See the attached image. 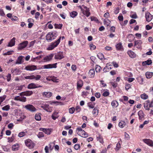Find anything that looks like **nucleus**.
<instances>
[{
	"label": "nucleus",
	"mask_w": 153,
	"mask_h": 153,
	"mask_svg": "<svg viewBox=\"0 0 153 153\" xmlns=\"http://www.w3.org/2000/svg\"><path fill=\"white\" fill-rule=\"evenodd\" d=\"M64 58L62 52H59L55 54L54 59H61Z\"/></svg>",
	"instance_id": "nucleus-7"
},
{
	"label": "nucleus",
	"mask_w": 153,
	"mask_h": 153,
	"mask_svg": "<svg viewBox=\"0 0 153 153\" xmlns=\"http://www.w3.org/2000/svg\"><path fill=\"white\" fill-rule=\"evenodd\" d=\"M58 113L56 112H54L52 115L51 117L53 120H55L58 117L57 114Z\"/></svg>",
	"instance_id": "nucleus-33"
},
{
	"label": "nucleus",
	"mask_w": 153,
	"mask_h": 153,
	"mask_svg": "<svg viewBox=\"0 0 153 153\" xmlns=\"http://www.w3.org/2000/svg\"><path fill=\"white\" fill-rule=\"evenodd\" d=\"M27 133V132L24 131L21 132L19 133L18 134V136L20 137H22L25 136L26 134Z\"/></svg>",
	"instance_id": "nucleus-41"
},
{
	"label": "nucleus",
	"mask_w": 153,
	"mask_h": 153,
	"mask_svg": "<svg viewBox=\"0 0 153 153\" xmlns=\"http://www.w3.org/2000/svg\"><path fill=\"white\" fill-rule=\"evenodd\" d=\"M153 75V73L152 72H147L146 73L145 75L147 78H151Z\"/></svg>",
	"instance_id": "nucleus-27"
},
{
	"label": "nucleus",
	"mask_w": 153,
	"mask_h": 153,
	"mask_svg": "<svg viewBox=\"0 0 153 153\" xmlns=\"http://www.w3.org/2000/svg\"><path fill=\"white\" fill-rule=\"evenodd\" d=\"M109 94V93L107 91H105L103 94L102 95L104 97H106L108 96Z\"/></svg>",
	"instance_id": "nucleus-57"
},
{
	"label": "nucleus",
	"mask_w": 153,
	"mask_h": 153,
	"mask_svg": "<svg viewBox=\"0 0 153 153\" xmlns=\"http://www.w3.org/2000/svg\"><path fill=\"white\" fill-rule=\"evenodd\" d=\"M145 17L146 21L148 22H150L152 19V16L149 12H147L146 13Z\"/></svg>",
	"instance_id": "nucleus-19"
},
{
	"label": "nucleus",
	"mask_w": 153,
	"mask_h": 153,
	"mask_svg": "<svg viewBox=\"0 0 153 153\" xmlns=\"http://www.w3.org/2000/svg\"><path fill=\"white\" fill-rule=\"evenodd\" d=\"M112 64L113 65L114 67L117 68L118 67V65L115 62H112Z\"/></svg>",
	"instance_id": "nucleus-64"
},
{
	"label": "nucleus",
	"mask_w": 153,
	"mask_h": 153,
	"mask_svg": "<svg viewBox=\"0 0 153 153\" xmlns=\"http://www.w3.org/2000/svg\"><path fill=\"white\" fill-rule=\"evenodd\" d=\"M131 85L129 84H128L126 85L125 89L126 90H127L129 89V88L131 87Z\"/></svg>",
	"instance_id": "nucleus-63"
},
{
	"label": "nucleus",
	"mask_w": 153,
	"mask_h": 153,
	"mask_svg": "<svg viewBox=\"0 0 153 153\" xmlns=\"http://www.w3.org/2000/svg\"><path fill=\"white\" fill-rule=\"evenodd\" d=\"M77 88H81L83 85V82L82 80H80L77 82Z\"/></svg>",
	"instance_id": "nucleus-32"
},
{
	"label": "nucleus",
	"mask_w": 153,
	"mask_h": 153,
	"mask_svg": "<svg viewBox=\"0 0 153 153\" xmlns=\"http://www.w3.org/2000/svg\"><path fill=\"white\" fill-rule=\"evenodd\" d=\"M33 93L32 91H26L20 93V96L25 95L26 96H29L32 95Z\"/></svg>",
	"instance_id": "nucleus-11"
},
{
	"label": "nucleus",
	"mask_w": 153,
	"mask_h": 153,
	"mask_svg": "<svg viewBox=\"0 0 153 153\" xmlns=\"http://www.w3.org/2000/svg\"><path fill=\"white\" fill-rule=\"evenodd\" d=\"M41 76L39 75H36V76L33 75V79H35L36 80H38L40 79Z\"/></svg>",
	"instance_id": "nucleus-40"
},
{
	"label": "nucleus",
	"mask_w": 153,
	"mask_h": 153,
	"mask_svg": "<svg viewBox=\"0 0 153 153\" xmlns=\"http://www.w3.org/2000/svg\"><path fill=\"white\" fill-rule=\"evenodd\" d=\"M56 33L54 34L52 33H49L46 36V39L49 42H51L54 40L56 37Z\"/></svg>",
	"instance_id": "nucleus-2"
},
{
	"label": "nucleus",
	"mask_w": 153,
	"mask_h": 153,
	"mask_svg": "<svg viewBox=\"0 0 153 153\" xmlns=\"http://www.w3.org/2000/svg\"><path fill=\"white\" fill-rule=\"evenodd\" d=\"M57 63H55L53 64H49L48 65H44L43 67L45 69L56 68L57 67Z\"/></svg>",
	"instance_id": "nucleus-8"
},
{
	"label": "nucleus",
	"mask_w": 153,
	"mask_h": 153,
	"mask_svg": "<svg viewBox=\"0 0 153 153\" xmlns=\"http://www.w3.org/2000/svg\"><path fill=\"white\" fill-rule=\"evenodd\" d=\"M149 104L146 102L144 103V107L146 110H149Z\"/></svg>",
	"instance_id": "nucleus-46"
},
{
	"label": "nucleus",
	"mask_w": 153,
	"mask_h": 153,
	"mask_svg": "<svg viewBox=\"0 0 153 153\" xmlns=\"http://www.w3.org/2000/svg\"><path fill=\"white\" fill-rule=\"evenodd\" d=\"M37 84H35L33 83H31L29 84L27 86V88L28 89H34L37 88Z\"/></svg>",
	"instance_id": "nucleus-20"
},
{
	"label": "nucleus",
	"mask_w": 153,
	"mask_h": 153,
	"mask_svg": "<svg viewBox=\"0 0 153 153\" xmlns=\"http://www.w3.org/2000/svg\"><path fill=\"white\" fill-rule=\"evenodd\" d=\"M95 96L97 98H99L100 97V94L99 93H96L95 94Z\"/></svg>",
	"instance_id": "nucleus-62"
},
{
	"label": "nucleus",
	"mask_w": 153,
	"mask_h": 153,
	"mask_svg": "<svg viewBox=\"0 0 153 153\" xmlns=\"http://www.w3.org/2000/svg\"><path fill=\"white\" fill-rule=\"evenodd\" d=\"M95 74V71L94 69H91L89 72V75L91 78L93 77Z\"/></svg>",
	"instance_id": "nucleus-26"
},
{
	"label": "nucleus",
	"mask_w": 153,
	"mask_h": 153,
	"mask_svg": "<svg viewBox=\"0 0 153 153\" xmlns=\"http://www.w3.org/2000/svg\"><path fill=\"white\" fill-rule=\"evenodd\" d=\"M6 98V96L5 95H4L2 97H0V105H1V103L5 100Z\"/></svg>",
	"instance_id": "nucleus-47"
},
{
	"label": "nucleus",
	"mask_w": 153,
	"mask_h": 153,
	"mask_svg": "<svg viewBox=\"0 0 153 153\" xmlns=\"http://www.w3.org/2000/svg\"><path fill=\"white\" fill-rule=\"evenodd\" d=\"M19 146L18 144H16L12 146V150L14 151H17L19 149Z\"/></svg>",
	"instance_id": "nucleus-30"
},
{
	"label": "nucleus",
	"mask_w": 153,
	"mask_h": 153,
	"mask_svg": "<svg viewBox=\"0 0 153 153\" xmlns=\"http://www.w3.org/2000/svg\"><path fill=\"white\" fill-rule=\"evenodd\" d=\"M124 134H125V138L127 140H129L130 138V137H129V136L128 135V134H127L126 132H125Z\"/></svg>",
	"instance_id": "nucleus-55"
},
{
	"label": "nucleus",
	"mask_w": 153,
	"mask_h": 153,
	"mask_svg": "<svg viewBox=\"0 0 153 153\" xmlns=\"http://www.w3.org/2000/svg\"><path fill=\"white\" fill-rule=\"evenodd\" d=\"M52 93L50 92H44L43 93V95L46 97H50L52 95Z\"/></svg>",
	"instance_id": "nucleus-23"
},
{
	"label": "nucleus",
	"mask_w": 153,
	"mask_h": 153,
	"mask_svg": "<svg viewBox=\"0 0 153 153\" xmlns=\"http://www.w3.org/2000/svg\"><path fill=\"white\" fill-rule=\"evenodd\" d=\"M120 148V144L119 143H118L117 144L116 147L115 149L116 150H117L119 149Z\"/></svg>",
	"instance_id": "nucleus-58"
},
{
	"label": "nucleus",
	"mask_w": 153,
	"mask_h": 153,
	"mask_svg": "<svg viewBox=\"0 0 153 153\" xmlns=\"http://www.w3.org/2000/svg\"><path fill=\"white\" fill-rule=\"evenodd\" d=\"M24 57V56H19L18 57L15 64H21L23 62H24V60L23 59Z\"/></svg>",
	"instance_id": "nucleus-14"
},
{
	"label": "nucleus",
	"mask_w": 153,
	"mask_h": 153,
	"mask_svg": "<svg viewBox=\"0 0 153 153\" xmlns=\"http://www.w3.org/2000/svg\"><path fill=\"white\" fill-rule=\"evenodd\" d=\"M41 107L48 112H51L52 111V107L50 106L49 105L42 104Z\"/></svg>",
	"instance_id": "nucleus-3"
},
{
	"label": "nucleus",
	"mask_w": 153,
	"mask_h": 153,
	"mask_svg": "<svg viewBox=\"0 0 153 153\" xmlns=\"http://www.w3.org/2000/svg\"><path fill=\"white\" fill-rule=\"evenodd\" d=\"M7 80L8 82H9L11 79V75L10 74H9L7 76Z\"/></svg>",
	"instance_id": "nucleus-56"
},
{
	"label": "nucleus",
	"mask_w": 153,
	"mask_h": 153,
	"mask_svg": "<svg viewBox=\"0 0 153 153\" xmlns=\"http://www.w3.org/2000/svg\"><path fill=\"white\" fill-rule=\"evenodd\" d=\"M90 47L91 49L94 50L96 48V46L93 44H91L90 45Z\"/></svg>",
	"instance_id": "nucleus-54"
},
{
	"label": "nucleus",
	"mask_w": 153,
	"mask_h": 153,
	"mask_svg": "<svg viewBox=\"0 0 153 153\" xmlns=\"http://www.w3.org/2000/svg\"><path fill=\"white\" fill-rule=\"evenodd\" d=\"M111 105L113 107L116 108L118 105V103L116 101H113L111 102Z\"/></svg>",
	"instance_id": "nucleus-31"
},
{
	"label": "nucleus",
	"mask_w": 153,
	"mask_h": 153,
	"mask_svg": "<svg viewBox=\"0 0 153 153\" xmlns=\"http://www.w3.org/2000/svg\"><path fill=\"white\" fill-rule=\"evenodd\" d=\"M28 43V42L27 41H25L20 43L18 45V50H21L23 49L27 46Z\"/></svg>",
	"instance_id": "nucleus-6"
},
{
	"label": "nucleus",
	"mask_w": 153,
	"mask_h": 153,
	"mask_svg": "<svg viewBox=\"0 0 153 153\" xmlns=\"http://www.w3.org/2000/svg\"><path fill=\"white\" fill-rule=\"evenodd\" d=\"M41 114L40 113H37L36 114L35 116V119L37 121L40 120H41Z\"/></svg>",
	"instance_id": "nucleus-29"
},
{
	"label": "nucleus",
	"mask_w": 153,
	"mask_h": 153,
	"mask_svg": "<svg viewBox=\"0 0 153 153\" xmlns=\"http://www.w3.org/2000/svg\"><path fill=\"white\" fill-rule=\"evenodd\" d=\"M97 140L99 141L100 143H103V139L101 136H100L99 137H97Z\"/></svg>",
	"instance_id": "nucleus-51"
},
{
	"label": "nucleus",
	"mask_w": 153,
	"mask_h": 153,
	"mask_svg": "<svg viewBox=\"0 0 153 153\" xmlns=\"http://www.w3.org/2000/svg\"><path fill=\"white\" fill-rule=\"evenodd\" d=\"M61 37H59L58 39L54 42L51 43V45L48 47V49L50 50H51L55 48L56 47L57 45L59 43L61 39Z\"/></svg>",
	"instance_id": "nucleus-1"
},
{
	"label": "nucleus",
	"mask_w": 153,
	"mask_h": 153,
	"mask_svg": "<svg viewBox=\"0 0 153 153\" xmlns=\"http://www.w3.org/2000/svg\"><path fill=\"white\" fill-rule=\"evenodd\" d=\"M134 46H136L137 48H140L141 47V45L142 43V42L141 40H135L134 41Z\"/></svg>",
	"instance_id": "nucleus-17"
},
{
	"label": "nucleus",
	"mask_w": 153,
	"mask_h": 153,
	"mask_svg": "<svg viewBox=\"0 0 153 153\" xmlns=\"http://www.w3.org/2000/svg\"><path fill=\"white\" fill-rule=\"evenodd\" d=\"M24 107L27 110L32 112H35L36 111V109L32 105L28 104Z\"/></svg>",
	"instance_id": "nucleus-5"
},
{
	"label": "nucleus",
	"mask_w": 153,
	"mask_h": 153,
	"mask_svg": "<svg viewBox=\"0 0 153 153\" xmlns=\"http://www.w3.org/2000/svg\"><path fill=\"white\" fill-rule=\"evenodd\" d=\"M10 106L9 105H5L2 108V110L4 111H8L10 109Z\"/></svg>",
	"instance_id": "nucleus-44"
},
{
	"label": "nucleus",
	"mask_w": 153,
	"mask_h": 153,
	"mask_svg": "<svg viewBox=\"0 0 153 153\" xmlns=\"http://www.w3.org/2000/svg\"><path fill=\"white\" fill-rule=\"evenodd\" d=\"M111 65L109 64V63H108L107 64L106 66L104 68L103 71L104 72H107L109 71V69H111V68L110 67L111 66Z\"/></svg>",
	"instance_id": "nucleus-22"
},
{
	"label": "nucleus",
	"mask_w": 153,
	"mask_h": 153,
	"mask_svg": "<svg viewBox=\"0 0 153 153\" xmlns=\"http://www.w3.org/2000/svg\"><path fill=\"white\" fill-rule=\"evenodd\" d=\"M141 98L143 100H146L148 97V96L145 93H144L143 94L140 95Z\"/></svg>",
	"instance_id": "nucleus-43"
},
{
	"label": "nucleus",
	"mask_w": 153,
	"mask_h": 153,
	"mask_svg": "<svg viewBox=\"0 0 153 153\" xmlns=\"http://www.w3.org/2000/svg\"><path fill=\"white\" fill-rule=\"evenodd\" d=\"M24 78L25 79H33V75L25 76L24 77Z\"/></svg>",
	"instance_id": "nucleus-52"
},
{
	"label": "nucleus",
	"mask_w": 153,
	"mask_h": 153,
	"mask_svg": "<svg viewBox=\"0 0 153 153\" xmlns=\"http://www.w3.org/2000/svg\"><path fill=\"white\" fill-rule=\"evenodd\" d=\"M39 138H41L44 137V136L42 132H39V134L38 135Z\"/></svg>",
	"instance_id": "nucleus-60"
},
{
	"label": "nucleus",
	"mask_w": 153,
	"mask_h": 153,
	"mask_svg": "<svg viewBox=\"0 0 153 153\" xmlns=\"http://www.w3.org/2000/svg\"><path fill=\"white\" fill-rule=\"evenodd\" d=\"M143 140L144 143L148 145L151 146H153V142L151 140L149 139H143Z\"/></svg>",
	"instance_id": "nucleus-16"
},
{
	"label": "nucleus",
	"mask_w": 153,
	"mask_h": 153,
	"mask_svg": "<svg viewBox=\"0 0 153 153\" xmlns=\"http://www.w3.org/2000/svg\"><path fill=\"white\" fill-rule=\"evenodd\" d=\"M25 69L27 71H34L36 69V67L34 65H28L26 66Z\"/></svg>",
	"instance_id": "nucleus-10"
},
{
	"label": "nucleus",
	"mask_w": 153,
	"mask_h": 153,
	"mask_svg": "<svg viewBox=\"0 0 153 153\" xmlns=\"http://www.w3.org/2000/svg\"><path fill=\"white\" fill-rule=\"evenodd\" d=\"M152 63V61L151 59H148L146 61L143 62H142V65H149Z\"/></svg>",
	"instance_id": "nucleus-28"
},
{
	"label": "nucleus",
	"mask_w": 153,
	"mask_h": 153,
	"mask_svg": "<svg viewBox=\"0 0 153 153\" xmlns=\"http://www.w3.org/2000/svg\"><path fill=\"white\" fill-rule=\"evenodd\" d=\"M36 42V41L34 40L33 41H31L30 43L29 44V47H31Z\"/></svg>",
	"instance_id": "nucleus-61"
},
{
	"label": "nucleus",
	"mask_w": 153,
	"mask_h": 153,
	"mask_svg": "<svg viewBox=\"0 0 153 153\" xmlns=\"http://www.w3.org/2000/svg\"><path fill=\"white\" fill-rule=\"evenodd\" d=\"M81 134L82 135V137L84 138L87 137L88 136V134L85 132L84 130L81 132Z\"/></svg>",
	"instance_id": "nucleus-35"
},
{
	"label": "nucleus",
	"mask_w": 153,
	"mask_h": 153,
	"mask_svg": "<svg viewBox=\"0 0 153 153\" xmlns=\"http://www.w3.org/2000/svg\"><path fill=\"white\" fill-rule=\"evenodd\" d=\"M16 38L13 37L7 45L8 47H12L14 46L15 43Z\"/></svg>",
	"instance_id": "nucleus-15"
},
{
	"label": "nucleus",
	"mask_w": 153,
	"mask_h": 153,
	"mask_svg": "<svg viewBox=\"0 0 153 153\" xmlns=\"http://www.w3.org/2000/svg\"><path fill=\"white\" fill-rule=\"evenodd\" d=\"M125 125V123L124 121H121L119 123V126L121 128H123Z\"/></svg>",
	"instance_id": "nucleus-36"
},
{
	"label": "nucleus",
	"mask_w": 153,
	"mask_h": 153,
	"mask_svg": "<svg viewBox=\"0 0 153 153\" xmlns=\"http://www.w3.org/2000/svg\"><path fill=\"white\" fill-rule=\"evenodd\" d=\"M77 15V13L76 12L74 11L70 13V16L72 18H74Z\"/></svg>",
	"instance_id": "nucleus-39"
},
{
	"label": "nucleus",
	"mask_w": 153,
	"mask_h": 153,
	"mask_svg": "<svg viewBox=\"0 0 153 153\" xmlns=\"http://www.w3.org/2000/svg\"><path fill=\"white\" fill-rule=\"evenodd\" d=\"M54 26L56 28L61 29L62 27V25L61 24H55Z\"/></svg>",
	"instance_id": "nucleus-42"
},
{
	"label": "nucleus",
	"mask_w": 153,
	"mask_h": 153,
	"mask_svg": "<svg viewBox=\"0 0 153 153\" xmlns=\"http://www.w3.org/2000/svg\"><path fill=\"white\" fill-rule=\"evenodd\" d=\"M14 52V51H7V52L6 53H3L4 55H10L12 54V53H13Z\"/></svg>",
	"instance_id": "nucleus-50"
},
{
	"label": "nucleus",
	"mask_w": 153,
	"mask_h": 153,
	"mask_svg": "<svg viewBox=\"0 0 153 153\" xmlns=\"http://www.w3.org/2000/svg\"><path fill=\"white\" fill-rule=\"evenodd\" d=\"M75 109L73 107H72L71 108H70L69 109V112L70 114H73L75 111Z\"/></svg>",
	"instance_id": "nucleus-48"
},
{
	"label": "nucleus",
	"mask_w": 153,
	"mask_h": 153,
	"mask_svg": "<svg viewBox=\"0 0 153 153\" xmlns=\"http://www.w3.org/2000/svg\"><path fill=\"white\" fill-rule=\"evenodd\" d=\"M116 47L117 50H120L123 47L122 44L121 43H119L116 45Z\"/></svg>",
	"instance_id": "nucleus-34"
},
{
	"label": "nucleus",
	"mask_w": 153,
	"mask_h": 153,
	"mask_svg": "<svg viewBox=\"0 0 153 153\" xmlns=\"http://www.w3.org/2000/svg\"><path fill=\"white\" fill-rule=\"evenodd\" d=\"M127 38L128 39V41L129 42L133 41L134 39V36L132 34L128 35Z\"/></svg>",
	"instance_id": "nucleus-25"
},
{
	"label": "nucleus",
	"mask_w": 153,
	"mask_h": 153,
	"mask_svg": "<svg viewBox=\"0 0 153 153\" xmlns=\"http://www.w3.org/2000/svg\"><path fill=\"white\" fill-rule=\"evenodd\" d=\"M81 9L84 15H85L87 17H88L90 15L91 13L89 12V9L85 10L82 8H81Z\"/></svg>",
	"instance_id": "nucleus-13"
},
{
	"label": "nucleus",
	"mask_w": 153,
	"mask_h": 153,
	"mask_svg": "<svg viewBox=\"0 0 153 153\" xmlns=\"http://www.w3.org/2000/svg\"><path fill=\"white\" fill-rule=\"evenodd\" d=\"M80 145L78 144H76L74 146V149L76 150L79 149L80 148Z\"/></svg>",
	"instance_id": "nucleus-53"
},
{
	"label": "nucleus",
	"mask_w": 153,
	"mask_h": 153,
	"mask_svg": "<svg viewBox=\"0 0 153 153\" xmlns=\"http://www.w3.org/2000/svg\"><path fill=\"white\" fill-rule=\"evenodd\" d=\"M51 128H40L39 130L44 132L45 134H50L51 132Z\"/></svg>",
	"instance_id": "nucleus-12"
},
{
	"label": "nucleus",
	"mask_w": 153,
	"mask_h": 153,
	"mask_svg": "<svg viewBox=\"0 0 153 153\" xmlns=\"http://www.w3.org/2000/svg\"><path fill=\"white\" fill-rule=\"evenodd\" d=\"M53 55L54 54H51L49 55L45 56L43 59L44 61L47 62L50 61Z\"/></svg>",
	"instance_id": "nucleus-18"
},
{
	"label": "nucleus",
	"mask_w": 153,
	"mask_h": 153,
	"mask_svg": "<svg viewBox=\"0 0 153 153\" xmlns=\"http://www.w3.org/2000/svg\"><path fill=\"white\" fill-rule=\"evenodd\" d=\"M13 126H14V125L13 123H9L8 125L7 126L10 129H11L13 127Z\"/></svg>",
	"instance_id": "nucleus-59"
},
{
	"label": "nucleus",
	"mask_w": 153,
	"mask_h": 153,
	"mask_svg": "<svg viewBox=\"0 0 153 153\" xmlns=\"http://www.w3.org/2000/svg\"><path fill=\"white\" fill-rule=\"evenodd\" d=\"M128 54L131 58H134L136 57V54L131 51H128Z\"/></svg>",
	"instance_id": "nucleus-21"
},
{
	"label": "nucleus",
	"mask_w": 153,
	"mask_h": 153,
	"mask_svg": "<svg viewBox=\"0 0 153 153\" xmlns=\"http://www.w3.org/2000/svg\"><path fill=\"white\" fill-rule=\"evenodd\" d=\"M88 106L91 108H94V106L95 104L94 103H92L91 102H89L88 103Z\"/></svg>",
	"instance_id": "nucleus-37"
},
{
	"label": "nucleus",
	"mask_w": 153,
	"mask_h": 153,
	"mask_svg": "<svg viewBox=\"0 0 153 153\" xmlns=\"http://www.w3.org/2000/svg\"><path fill=\"white\" fill-rule=\"evenodd\" d=\"M21 96V97L19 96L15 97L14 98V100H19L22 102H25L26 100V98L25 97H22V96Z\"/></svg>",
	"instance_id": "nucleus-9"
},
{
	"label": "nucleus",
	"mask_w": 153,
	"mask_h": 153,
	"mask_svg": "<svg viewBox=\"0 0 153 153\" xmlns=\"http://www.w3.org/2000/svg\"><path fill=\"white\" fill-rule=\"evenodd\" d=\"M25 143L27 146L30 149H33L34 147V143L30 139H27L25 140Z\"/></svg>",
	"instance_id": "nucleus-4"
},
{
	"label": "nucleus",
	"mask_w": 153,
	"mask_h": 153,
	"mask_svg": "<svg viewBox=\"0 0 153 153\" xmlns=\"http://www.w3.org/2000/svg\"><path fill=\"white\" fill-rule=\"evenodd\" d=\"M101 69V67L98 65H97L95 68V70L97 72H100Z\"/></svg>",
	"instance_id": "nucleus-49"
},
{
	"label": "nucleus",
	"mask_w": 153,
	"mask_h": 153,
	"mask_svg": "<svg viewBox=\"0 0 153 153\" xmlns=\"http://www.w3.org/2000/svg\"><path fill=\"white\" fill-rule=\"evenodd\" d=\"M97 56L101 60H102L103 59H105L104 57V55L102 53H99L97 54Z\"/></svg>",
	"instance_id": "nucleus-38"
},
{
	"label": "nucleus",
	"mask_w": 153,
	"mask_h": 153,
	"mask_svg": "<svg viewBox=\"0 0 153 153\" xmlns=\"http://www.w3.org/2000/svg\"><path fill=\"white\" fill-rule=\"evenodd\" d=\"M138 115L139 116V118L140 120L142 119L144 117V114L142 111H140L138 112Z\"/></svg>",
	"instance_id": "nucleus-24"
},
{
	"label": "nucleus",
	"mask_w": 153,
	"mask_h": 153,
	"mask_svg": "<svg viewBox=\"0 0 153 153\" xmlns=\"http://www.w3.org/2000/svg\"><path fill=\"white\" fill-rule=\"evenodd\" d=\"M92 113L93 114H96L97 115L98 113V110L96 108H94L92 111Z\"/></svg>",
	"instance_id": "nucleus-45"
}]
</instances>
